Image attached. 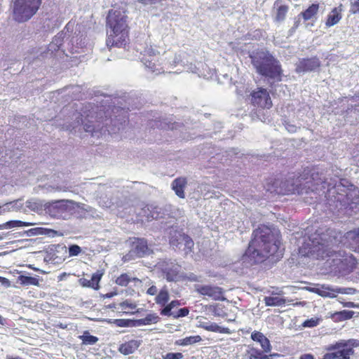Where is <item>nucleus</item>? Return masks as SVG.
Masks as SVG:
<instances>
[{
  "label": "nucleus",
  "mask_w": 359,
  "mask_h": 359,
  "mask_svg": "<svg viewBox=\"0 0 359 359\" xmlns=\"http://www.w3.org/2000/svg\"><path fill=\"white\" fill-rule=\"evenodd\" d=\"M142 344V340L141 339H130L121 344L118 351L124 355H130L137 351Z\"/></svg>",
  "instance_id": "16"
},
{
  "label": "nucleus",
  "mask_w": 359,
  "mask_h": 359,
  "mask_svg": "<svg viewBox=\"0 0 359 359\" xmlns=\"http://www.w3.org/2000/svg\"><path fill=\"white\" fill-rule=\"evenodd\" d=\"M345 306H349V307H353L354 306V304L353 302H348V303H346L345 304Z\"/></svg>",
  "instance_id": "53"
},
{
  "label": "nucleus",
  "mask_w": 359,
  "mask_h": 359,
  "mask_svg": "<svg viewBox=\"0 0 359 359\" xmlns=\"http://www.w3.org/2000/svg\"><path fill=\"white\" fill-rule=\"evenodd\" d=\"M319 4H312L310 5L308 8L305 11H302L299 16H302L304 21H308L315 18L318 13L319 11Z\"/></svg>",
  "instance_id": "21"
},
{
  "label": "nucleus",
  "mask_w": 359,
  "mask_h": 359,
  "mask_svg": "<svg viewBox=\"0 0 359 359\" xmlns=\"http://www.w3.org/2000/svg\"><path fill=\"white\" fill-rule=\"evenodd\" d=\"M342 11L343 5L341 4L339 6L332 8L330 13L327 15L325 21L326 27H330L337 24L342 18Z\"/></svg>",
  "instance_id": "19"
},
{
  "label": "nucleus",
  "mask_w": 359,
  "mask_h": 359,
  "mask_svg": "<svg viewBox=\"0 0 359 359\" xmlns=\"http://www.w3.org/2000/svg\"><path fill=\"white\" fill-rule=\"evenodd\" d=\"M354 313L353 311L343 310L332 313L330 317L334 322H341L352 318Z\"/></svg>",
  "instance_id": "22"
},
{
  "label": "nucleus",
  "mask_w": 359,
  "mask_h": 359,
  "mask_svg": "<svg viewBox=\"0 0 359 359\" xmlns=\"http://www.w3.org/2000/svg\"><path fill=\"white\" fill-rule=\"evenodd\" d=\"M196 290L200 294L208 296L215 300H219L223 297V290L218 286L198 285Z\"/></svg>",
  "instance_id": "14"
},
{
  "label": "nucleus",
  "mask_w": 359,
  "mask_h": 359,
  "mask_svg": "<svg viewBox=\"0 0 359 359\" xmlns=\"http://www.w3.org/2000/svg\"><path fill=\"white\" fill-rule=\"evenodd\" d=\"M247 100L250 105L259 110L270 109L273 107L270 91L264 87L251 90Z\"/></svg>",
  "instance_id": "8"
},
{
  "label": "nucleus",
  "mask_w": 359,
  "mask_h": 359,
  "mask_svg": "<svg viewBox=\"0 0 359 359\" xmlns=\"http://www.w3.org/2000/svg\"><path fill=\"white\" fill-rule=\"evenodd\" d=\"M79 283L82 287L90 288V281L87 278H81L79 279Z\"/></svg>",
  "instance_id": "45"
},
{
  "label": "nucleus",
  "mask_w": 359,
  "mask_h": 359,
  "mask_svg": "<svg viewBox=\"0 0 359 359\" xmlns=\"http://www.w3.org/2000/svg\"><path fill=\"white\" fill-rule=\"evenodd\" d=\"M350 13L351 14H359V2L354 1L351 5Z\"/></svg>",
  "instance_id": "42"
},
{
  "label": "nucleus",
  "mask_w": 359,
  "mask_h": 359,
  "mask_svg": "<svg viewBox=\"0 0 359 359\" xmlns=\"http://www.w3.org/2000/svg\"><path fill=\"white\" fill-rule=\"evenodd\" d=\"M169 300V293L166 288L161 289L155 298L157 304L165 306Z\"/></svg>",
  "instance_id": "30"
},
{
  "label": "nucleus",
  "mask_w": 359,
  "mask_h": 359,
  "mask_svg": "<svg viewBox=\"0 0 359 359\" xmlns=\"http://www.w3.org/2000/svg\"><path fill=\"white\" fill-rule=\"evenodd\" d=\"M65 200L44 202L39 198H30L26 201V207L32 211L39 212L45 210L50 213L54 210H64Z\"/></svg>",
  "instance_id": "10"
},
{
  "label": "nucleus",
  "mask_w": 359,
  "mask_h": 359,
  "mask_svg": "<svg viewBox=\"0 0 359 359\" xmlns=\"http://www.w3.org/2000/svg\"><path fill=\"white\" fill-rule=\"evenodd\" d=\"M356 1H358V2H359V0H357Z\"/></svg>",
  "instance_id": "56"
},
{
  "label": "nucleus",
  "mask_w": 359,
  "mask_h": 359,
  "mask_svg": "<svg viewBox=\"0 0 359 359\" xmlns=\"http://www.w3.org/2000/svg\"><path fill=\"white\" fill-rule=\"evenodd\" d=\"M29 225H31L30 223L22 222L20 220H11L6 222L7 228L28 226Z\"/></svg>",
  "instance_id": "36"
},
{
  "label": "nucleus",
  "mask_w": 359,
  "mask_h": 359,
  "mask_svg": "<svg viewBox=\"0 0 359 359\" xmlns=\"http://www.w3.org/2000/svg\"><path fill=\"white\" fill-rule=\"evenodd\" d=\"M205 330L210 332H218L221 334H231V331L228 327H224L218 325L215 323H212L204 327Z\"/></svg>",
  "instance_id": "31"
},
{
  "label": "nucleus",
  "mask_w": 359,
  "mask_h": 359,
  "mask_svg": "<svg viewBox=\"0 0 359 359\" xmlns=\"http://www.w3.org/2000/svg\"><path fill=\"white\" fill-rule=\"evenodd\" d=\"M130 282H141V280L137 278H131L128 273H121L119 276L116 278L115 280V283L121 287H127Z\"/></svg>",
  "instance_id": "24"
},
{
  "label": "nucleus",
  "mask_w": 359,
  "mask_h": 359,
  "mask_svg": "<svg viewBox=\"0 0 359 359\" xmlns=\"http://www.w3.org/2000/svg\"><path fill=\"white\" fill-rule=\"evenodd\" d=\"M251 339L257 343H259L262 347L263 351L267 353H271L272 346L269 339L261 332L254 331L251 334Z\"/></svg>",
  "instance_id": "18"
},
{
  "label": "nucleus",
  "mask_w": 359,
  "mask_h": 359,
  "mask_svg": "<svg viewBox=\"0 0 359 359\" xmlns=\"http://www.w3.org/2000/svg\"><path fill=\"white\" fill-rule=\"evenodd\" d=\"M82 341L83 344L93 345L98 341V338L95 336L91 335L88 331H84L83 335L79 337Z\"/></svg>",
  "instance_id": "33"
},
{
  "label": "nucleus",
  "mask_w": 359,
  "mask_h": 359,
  "mask_svg": "<svg viewBox=\"0 0 359 359\" xmlns=\"http://www.w3.org/2000/svg\"><path fill=\"white\" fill-rule=\"evenodd\" d=\"M106 26L110 29L107 39V46L121 48L128 43L130 27L125 9L109 10L106 18Z\"/></svg>",
  "instance_id": "3"
},
{
  "label": "nucleus",
  "mask_w": 359,
  "mask_h": 359,
  "mask_svg": "<svg viewBox=\"0 0 359 359\" xmlns=\"http://www.w3.org/2000/svg\"><path fill=\"white\" fill-rule=\"evenodd\" d=\"M280 1L281 0H276L274 4V5L277 6L276 13L274 18L276 22L283 21L289 11V6L287 5H279Z\"/></svg>",
  "instance_id": "23"
},
{
  "label": "nucleus",
  "mask_w": 359,
  "mask_h": 359,
  "mask_svg": "<svg viewBox=\"0 0 359 359\" xmlns=\"http://www.w3.org/2000/svg\"><path fill=\"white\" fill-rule=\"evenodd\" d=\"M0 324H3V320H2V317L0 315Z\"/></svg>",
  "instance_id": "55"
},
{
  "label": "nucleus",
  "mask_w": 359,
  "mask_h": 359,
  "mask_svg": "<svg viewBox=\"0 0 359 359\" xmlns=\"http://www.w3.org/2000/svg\"><path fill=\"white\" fill-rule=\"evenodd\" d=\"M304 325L311 327V326H314V325H315V323H314V322H313V321H311V320H306V321L304 323Z\"/></svg>",
  "instance_id": "50"
},
{
  "label": "nucleus",
  "mask_w": 359,
  "mask_h": 359,
  "mask_svg": "<svg viewBox=\"0 0 359 359\" xmlns=\"http://www.w3.org/2000/svg\"><path fill=\"white\" fill-rule=\"evenodd\" d=\"M84 130L88 133H91L92 134L95 132L94 126L88 123L84 125Z\"/></svg>",
  "instance_id": "47"
},
{
  "label": "nucleus",
  "mask_w": 359,
  "mask_h": 359,
  "mask_svg": "<svg viewBox=\"0 0 359 359\" xmlns=\"http://www.w3.org/2000/svg\"><path fill=\"white\" fill-rule=\"evenodd\" d=\"M6 235H7V233L0 235V241L3 240L6 237Z\"/></svg>",
  "instance_id": "54"
},
{
  "label": "nucleus",
  "mask_w": 359,
  "mask_h": 359,
  "mask_svg": "<svg viewBox=\"0 0 359 359\" xmlns=\"http://www.w3.org/2000/svg\"><path fill=\"white\" fill-rule=\"evenodd\" d=\"M142 221L150 222L163 217L161 208L150 205H144L138 213Z\"/></svg>",
  "instance_id": "13"
},
{
  "label": "nucleus",
  "mask_w": 359,
  "mask_h": 359,
  "mask_svg": "<svg viewBox=\"0 0 359 359\" xmlns=\"http://www.w3.org/2000/svg\"><path fill=\"white\" fill-rule=\"evenodd\" d=\"M256 72L262 76L276 82L282 81L283 69L280 62L269 51L261 50L250 56Z\"/></svg>",
  "instance_id": "5"
},
{
  "label": "nucleus",
  "mask_w": 359,
  "mask_h": 359,
  "mask_svg": "<svg viewBox=\"0 0 359 359\" xmlns=\"http://www.w3.org/2000/svg\"><path fill=\"white\" fill-rule=\"evenodd\" d=\"M120 307L123 313H133L137 307V305L135 303L130 302L126 300L120 304Z\"/></svg>",
  "instance_id": "35"
},
{
  "label": "nucleus",
  "mask_w": 359,
  "mask_h": 359,
  "mask_svg": "<svg viewBox=\"0 0 359 359\" xmlns=\"http://www.w3.org/2000/svg\"><path fill=\"white\" fill-rule=\"evenodd\" d=\"M320 66V61L317 57L302 58L296 65L295 71L297 73H304L313 72Z\"/></svg>",
  "instance_id": "12"
},
{
  "label": "nucleus",
  "mask_w": 359,
  "mask_h": 359,
  "mask_svg": "<svg viewBox=\"0 0 359 359\" xmlns=\"http://www.w3.org/2000/svg\"><path fill=\"white\" fill-rule=\"evenodd\" d=\"M180 265L172 262H166L162 269L163 273L168 281H177L179 278Z\"/></svg>",
  "instance_id": "15"
},
{
  "label": "nucleus",
  "mask_w": 359,
  "mask_h": 359,
  "mask_svg": "<svg viewBox=\"0 0 359 359\" xmlns=\"http://www.w3.org/2000/svg\"><path fill=\"white\" fill-rule=\"evenodd\" d=\"M172 309V308L171 307V306L169 304H165V307L161 311V314L162 316H170L171 315Z\"/></svg>",
  "instance_id": "43"
},
{
  "label": "nucleus",
  "mask_w": 359,
  "mask_h": 359,
  "mask_svg": "<svg viewBox=\"0 0 359 359\" xmlns=\"http://www.w3.org/2000/svg\"><path fill=\"white\" fill-rule=\"evenodd\" d=\"M169 304L171 306V307L173 309L176 306H178L180 305V301L179 300H172V302H170L169 303Z\"/></svg>",
  "instance_id": "49"
},
{
  "label": "nucleus",
  "mask_w": 359,
  "mask_h": 359,
  "mask_svg": "<svg viewBox=\"0 0 359 359\" xmlns=\"http://www.w3.org/2000/svg\"><path fill=\"white\" fill-rule=\"evenodd\" d=\"M187 184V180L185 177H177L172 182V189L175 192V194L180 198H185L184 189Z\"/></svg>",
  "instance_id": "20"
},
{
  "label": "nucleus",
  "mask_w": 359,
  "mask_h": 359,
  "mask_svg": "<svg viewBox=\"0 0 359 359\" xmlns=\"http://www.w3.org/2000/svg\"><path fill=\"white\" fill-rule=\"evenodd\" d=\"M0 283L7 287L11 286L10 280L5 277L0 276Z\"/></svg>",
  "instance_id": "46"
},
{
  "label": "nucleus",
  "mask_w": 359,
  "mask_h": 359,
  "mask_svg": "<svg viewBox=\"0 0 359 359\" xmlns=\"http://www.w3.org/2000/svg\"><path fill=\"white\" fill-rule=\"evenodd\" d=\"M307 177H304L302 175L297 176V183L292 180H280L275 177H269L266 180L264 186L266 190L272 194L278 195H289L299 191V188L302 185V181L306 180Z\"/></svg>",
  "instance_id": "7"
},
{
  "label": "nucleus",
  "mask_w": 359,
  "mask_h": 359,
  "mask_svg": "<svg viewBox=\"0 0 359 359\" xmlns=\"http://www.w3.org/2000/svg\"><path fill=\"white\" fill-rule=\"evenodd\" d=\"M132 320L129 319H114L113 323L120 327H126L131 326Z\"/></svg>",
  "instance_id": "37"
},
{
  "label": "nucleus",
  "mask_w": 359,
  "mask_h": 359,
  "mask_svg": "<svg viewBox=\"0 0 359 359\" xmlns=\"http://www.w3.org/2000/svg\"><path fill=\"white\" fill-rule=\"evenodd\" d=\"M151 252L147 241L143 238H133L131 243V249L128 255L132 258H142Z\"/></svg>",
  "instance_id": "11"
},
{
  "label": "nucleus",
  "mask_w": 359,
  "mask_h": 359,
  "mask_svg": "<svg viewBox=\"0 0 359 359\" xmlns=\"http://www.w3.org/2000/svg\"><path fill=\"white\" fill-rule=\"evenodd\" d=\"M273 356H278V354H268L266 352L253 346H248L244 355L245 359H272Z\"/></svg>",
  "instance_id": "17"
},
{
  "label": "nucleus",
  "mask_w": 359,
  "mask_h": 359,
  "mask_svg": "<svg viewBox=\"0 0 359 359\" xmlns=\"http://www.w3.org/2000/svg\"><path fill=\"white\" fill-rule=\"evenodd\" d=\"M17 283L22 286L39 285V280L36 277L28 276L25 275H20L18 276Z\"/></svg>",
  "instance_id": "25"
},
{
  "label": "nucleus",
  "mask_w": 359,
  "mask_h": 359,
  "mask_svg": "<svg viewBox=\"0 0 359 359\" xmlns=\"http://www.w3.org/2000/svg\"><path fill=\"white\" fill-rule=\"evenodd\" d=\"M158 290L155 285H151L147 290V294L149 295H156L157 294Z\"/></svg>",
  "instance_id": "44"
},
{
  "label": "nucleus",
  "mask_w": 359,
  "mask_h": 359,
  "mask_svg": "<svg viewBox=\"0 0 359 359\" xmlns=\"http://www.w3.org/2000/svg\"><path fill=\"white\" fill-rule=\"evenodd\" d=\"M183 358L182 353H168L162 356V359H182Z\"/></svg>",
  "instance_id": "38"
},
{
  "label": "nucleus",
  "mask_w": 359,
  "mask_h": 359,
  "mask_svg": "<svg viewBox=\"0 0 359 359\" xmlns=\"http://www.w3.org/2000/svg\"><path fill=\"white\" fill-rule=\"evenodd\" d=\"M81 252V248L77 245H72L69 247V256H77Z\"/></svg>",
  "instance_id": "39"
},
{
  "label": "nucleus",
  "mask_w": 359,
  "mask_h": 359,
  "mask_svg": "<svg viewBox=\"0 0 359 359\" xmlns=\"http://www.w3.org/2000/svg\"><path fill=\"white\" fill-rule=\"evenodd\" d=\"M160 320V317L156 313H149L144 318L136 320V325H147L157 323Z\"/></svg>",
  "instance_id": "26"
},
{
  "label": "nucleus",
  "mask_w": 359,
  "mask_h": 359,
  "mask_svg": "<svg viewBox=\"0 0 359 359\" xmlns=\"http://www.w3.org/2000/svg\"><path fill=\"white\" fill-rule=\"evenodd\" d=\"M330 231H334V230L331 229H327L325 231L320 232L318 230L316 231V232L315 233L312 234L311 236V237H309V239L307 241H306L302 244V245L299 249V252L304 257H311L313 259H325L327 258H332L334 262L335 260H337L338 259V257H341V258L339 259L340 262L339 264H337L338 265L339 269L341 271H343L346 273H350L356 268L357 264H358V261L355 259V257L351 254H350V255L345 254V253L341 254L340 249L341 248H346V246H344L343 245H341V243L339 244V245H337L334 248L335 250L333 252V253H332L331 255L327 256L324 258L316 257H314L313 255H312L311 254L306 255L302 252V248H304L305 246H306L309 248H312L313 247H314V243H315V242H313L314 240L318 241L320 243H325L324 241H320V239L318 240V238L321 237V236H323L325 233H327V232Z\"/></svg>",
  "instance_id": "4"
},
{
  "label": "nucleus",
  "mask_w": 359,
  "mask_h": 359,
  "mask_svg": "<svg viewBox=\"0 0 359 359\" xmlns=\"http://www.w3.org/2000/svg\"><path fill=\"white\" fill-rule=\"evenodd\" d=\"M141 57V61L150 72L156 74L163 72V60L160 53L152 46L147 47Z\"/></svg>",
  "instance_id": "9"
},
{
  "label": "nucleus",
  "mask_w": 359,
  "mask_h": 359,
  "mask_svg": "<svg viewBox=\"0 0 359 359\" xmlns=\"http://www.w3.org/2000/svg\"><path fill=\"white\" fill-rule=\"evenodd\" d=\"M42 0H12L11 8L15 21L25 22L30 20L39 10Z\"/></svg>",
  "instance_id": "6"
},
{
  "label": "nucleus",
  "mask_w": 359,
  "mask_h": 359,
  "mask_svg": "<svg viewBox=\"0 0 359 359\" xmlns=\"http://www.w3.org/2000/svg\"><path fill=\"white\" fill-rule=\"evenodd\" d=\"M283 252L280 233L261 224L253 231L245 255L252 263L259 264L267 259L276 262L283 257Z\"/></svg>",
  "instance_id": "1"
},
{
  "label": "nucleus",
  "mask_w": 359,
  "mask_h": 359,
  "mask_svg": "<svg viewBox=\"0 0 359 359\" xmlns=\"http://www.w3.org/2000/svg\"><path fill=\"white\" fill-rule=\"evenodd\" d=\"M103 275L104 272L100 270H98L95 273H93L92 275L91 279L89 280L90 288L97 290L100 288V282Z\"/></svg>",
  "instance_id": "29"
},
{
  "label": "nucleus",
  "mask_w": 359,
  "mask_h": 359,
  "mask_svg": "<svg viewBox=\"0 0 359 359\" xmlns=\"http://www.w3.org/2000/svg\"><path fill=\"white\" fill-rule=\"evenodd\" d=\"M6 228H7L6 222V223H4V224H0V229H6Z\"/></svg>",
  "instance_id": "52"
},
{
  "label": "nucleus",
  "mask_w": 359,
  "mask_h": 359,
  "mask_svg": "<svg viewBox=\"0 0 359 359\" xmlns=\"http://www.w3.org/2000/svg\"><path fill=\"white\" fill-rule=\"evenodd\" d=\"M319 239L325 243H320L314 240V247L309 248L305 246L302 248V252L306 255L311 254L316 257L324 258L331 255L335 250L334 248L341 243L347 248L359 252V227L347 231L344 235L340 231H330L318 238Z\"/></svg>",
  "instance_id": "2"
},
{
  "label": "nucleus",
  "mask_w": 359,
  "mask_h": 359,
  "mask_svg": "<svg viewBox=\"0 0 359 359\" xmlns=\"http://www.w3.org/2000/svg\"><path fill=\"white\" fill-rule=\"evenodd\" d=\"M299 359H314V357L311 353L303 354L300 356Z\"/></svg>",
  "instance_id": "48"
},
{
  "label": "nucleus",
  "mask_w": 359,
  "mask_h": 359,
  "mask_svg": "<svg viewBox=\"0 0 359 359\" xmlns=\"http://www.w3.org/2000/svg\"><path fill=\"white\" fill-rule=\"evenodd\" d=\"M189 313V310L187 307L181 308L177 312V314L174 316L175 318L185 317Z\"/></svg>",
  "instance_id": "40"
},
{
  "label": "nucleus",
  "mask_w": 359,
  "mask_h": 359,
  "mask_svg": "<svg viewBox=\"0 0 359 359\" xmlns=\"http://www.w3.org/2000/svg\"><path fill=\"white\" fill-rule=\"evenodd\" d=\"M264 303L268 306H282L286 303L284 298L278 297H265Z\"/></svg>",
  "instance_id": "32"
},
{
  "label": "nucleus",
  "mask_w": 359,
  "mask_h": 359,
  "mask_svg": "<svg viewBox=\"0 0 359 359\" xmlns=\"http://www.w3.org/2000/svg\"><path fill=\"white\" fill-rule=\"evenodd\" d=\"M201 341L202 338L200 335H195L178 339L175 341V344L178 346H188L198 343Z\"/></svg>",
  "instance_id": "27"
},
{
  "label": "nucleus",
  "mask_w": 359,
  "mask_h": 359,
  "mask_svg": "<svg viewBox=\"0 0 359 359\" xmlns=\"http://www.w3.org/2000/svg\"><path fill=\"white\" fill-rule=\"evenodd\" d=\"M177 236H172L170 239V244L172 246H176L177 247L178 245L182 243V239L180 238V234H181L180 233H177Z\"/></svg>",
  "instance_id": "41"
},
{
  "label": "nucleus",
  "mask_w": 359,
  "mask_h": 359,
  "mask_svg": "<svg viewBox=\"0 0 359 359\" xmlns=\"http://www.w3.org/2000/svg\"><path fill=\"white\" fill-rule=\"evenodd\" d=\"M180 238L182 239V242H184L185 253L188 254L191 252L194 246V243L192 238L185 233L180 234Z\"/></svg>",
  "instance_id": "34"
},
{
  "label": "nucleus",
  "mask_w": 359,
  "mask_h": 359,
  "mask_svg": "<svg viewBox=\"0 0 359 359\" xmlns=\"http://www.w3.org/2000/svg\"><path fill=\"white\" fill-rule=\"evenodd\" d=\"M28 232H29L31 235H46L49 236H54L57 233V231L53 229L43 227L33 228L29 229Z\"/></svg>",
  "instance_id": "28"
},
{
  "label": "nucleus",
  "mask_w": 359,
  "mask_h": 359,
  "mask_svg": "<svg viewBox=\"0 0 359 359\" xmlns=\"http://www.w3.org/2000/svg\"><path fill=\"white\" fill-rule=\"evenodd\" d=\"M115 294H116V292H109V293H107V294H104V297L111 298V297H114Z\"/></svg>",
  "instance_id": "51"
}]
</instances>
